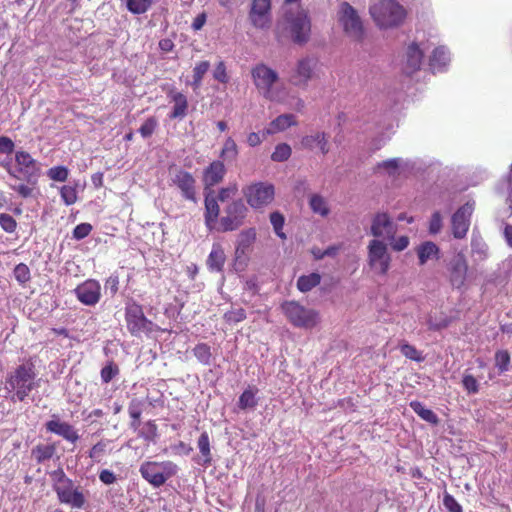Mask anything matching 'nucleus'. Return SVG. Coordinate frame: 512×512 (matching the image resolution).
I'll return each mask as SVG.
<instances>
[{
    "mask_svg": "<svg viewBox=\"0 0 512 512\" xmlns=\"http://www.w3.org/2000/svg\"><path fill=\"white\" fill-rule=\"evenodd\" d=\"M15 163V169L8 170V173L25 183L13 185L11 188L22 198L34 197L40 174L37 161L28 152L20 150L15 153Z\"/></svg>",
    "mask_w": 512,
    "mask_h": 512,
    "instance_id": "nucleus-1",
    "label": "nucleus"
},
{
    "mask_svg": "<svg viewBox=\"0 0 512 512\" xmlns=\"http://www.w3.org/2000/svg\"><path fill=\"white\" fill-rule=\"evenodd\" d=\"M52 487L61 504L72 508L82 509L87 500L80 486H75L74 481L69 478L63 469H57L51 474Z\"/></svg>",
    "mask_w": 512,
    "mask_h": 512,
    "instance_id": "nucleus-2",
    "label": "nucleus"
},
{
    "mask_svg": "<svg viewBox=\"0 0 512 512\" xmlns=\"http://www.w3.org/2000/svg\"><path fill=\"white\" fill-rule=\"evenodd\" d=\"M35 378V365L32 362L18 365L6 379L10 390L14 391L13 398L24 401L30 392L37 387Z\"/></svg>",
    "mask_w": 512,
    "mask_h": 512,
    "instance_id": "nucleus-3",
    "label": "nucleus"
},
{
    "mask_svg": "<svg viewBox=\"0 0 512 512\" xmlns=\"http://www.w3.org/2000/svg\"><path fill=\"white\" fill-rule=\"evenodd\" d=\"M125 323L128 332L132 336H140L142 333L151 334L152 332L162 331V329L148 319L141 304L136 301H129L124 308Z\"/></svg>",
    "mask_w": 512,
    "mask_h": 512,
    "instance_id": "nucleus-4",
    "label": "nucleus"
},
{
    "mask_svg": "<svg viewBox=\"0 0 512 512\" xmlns=\"http://www.w3.org/2000/svg\"><path fill=\"white\" fill-rule=\"evenodd\" d=\"M370 14L381 28L398 26L406 16L405 9L394 0H382L370 7Z\"/></svg>",
    "mask_w": 512,
    "mask_h": 512,
    "instance_id": "nucleus-5",
    "label": "nucleus"
},
{
    "mask_svg": "<svg viewBox=\"0 0 512 512\" xmlns=\"http://www.w3.org/2000/svg\"><path fill=\"white\" fill-rule=\"evenodd\" d=\"M139 472L144 480L155 488L163 486L168 479L178 472L177 465L172 461H145L140 465Z\"/></svg>",
    "mask_w": 512,
    "mask_h": 512,
    "instance_id": "nucleus-6",
    "label": "nucleus"
},
{
    "mask_svg": "<svg viewBox=\"0 0 512 512\" xmlns=\"http://www.w3.org/2000/svg\"><path fill=\"white\" fill-rule=\"evenodd\" d=\"M281 310L288 321L295 327L312 329L319 322L318 311L306 308L297 301H284Z\"/></svg>",
    "mask_w": 512,
    "mask_h": 512,
    "instance_id": "nucleus-7",
    "label": "nucleus"
},
{
    "mask_svg": "<svg viewBox=\"0 0 512 512\" xmlns=\"http://www.w3.org/2000/svg\"><path fill=\"white\" fill-rule=\"evenodd\" d=\"M251 77L258 92L268 100H274L273 85L278 81V73L263 63L251 69Z\"/></svg>",
    "mask_w": 512,
    "mask_h": 512,
    "instance_id": "nucleus-8",
    "label": "nucleus"
},
{
    "mask_svg": "<svg viewBox=\"0 0 512 512\" xmlns=\"http://www.w3.org/2000/svg\"><path fill=\"white\" fill-rule=\"evenodd\" d=\"M338 21L348 37L356 41L363 39L364 28L361 18L348 2L341 3L338 11Z\"/></svg>",
    "mask_w": 512,
    "mask_h": 512,
    "instance_id": "nucleus-9",
    "label": "nucleus"
},
{
    "mask_svg": "<svg viewBox=\"0 0 512 512\" xmlns=\"http://www.w3.org/2000/svg\"><path fill=\"white\" fill-rule=\"evenodd\" d=\"M225 215L219 219L217 232L237 230L244 224L248 209L241 199L232 201L225 208Z\"/></svg>",
    "mask_w": 512,
    "mask_h": 512,
    "instance_id": "nucleus-10",
    "label": "nucleus"
},
{
    "mask_svg": "<svg viewBox=\"0 0 512 512\" xmlns=\"http://www.w3.org/2000/svg\"><path fill=\"white\" fill-rule=\"evenodd\" d=\"M171 185L181 193L183 199L197 203L196 179L192 173L176 167L169 168Z\"/></svg>",
    "mask_w": 512,
    "mask_h": 512,
    "instance_id": "nucleus-11",
    "label": "nucleus"
},
{
    "mask_svg": "<svg viewBox=\"0 0 512 512\" xmlns=\"http://www.w3.org/2000/svg\"><path fill=\"white\" fill-rule=\"evenodd\" d=\"M247 203L255 209L270 204L275 195L274 186L270 183L257 182L247 186L243 191Z\"/></svg>",
    "mask_w": 512,
    "mask_h": 512,
    "instance_id": "nucleus-12",
    "label": "nucleus"
},
{
    "mask_svg": "<svg viewBox=\"0 0 512 512\" xmlns=\"http://www.w3.org/2000/svg\"><path fill=\"white\" fill-rule=\"evenodd\" d=\"M468 276V262L463 253H458L447 263V279L453 289H462Z\"/></svg>",
    "mask_w": 512,
    "mask_h": 512,
    "instance_id": "nucleus-13",
    "label": "nucleus"
},
{
    "mask_svg": "<svg viewBox=\"0 0 512 512\" xmlns=\"http://www.w3.org/2000/svg\"><path fill=\"white\" fill-rule=\"evenodd\" d=\"M368 262L371 268L385 275L390 268L391 257L387 252V246L380 240H371L368 245Z\"/></svg>",
    "mask_w": 512,
    "mask_h": 512,
    "instance_id": "nucleus-14",
    "label": "nucleus"
},
{
    "mask_svg": "<svg viewBox=\"0 0 512 512\" xmlns=\"http://www.w3.org/2000/svg\"><path fill=\"white\" fill-rule=\"evenodd\" d=\"M79 302L86 306H95L101 299V285L97 280L88 279L74 289Z\"/></svg>",
    "mask_w": 512,
    "mask_h": 512,
    "instance_id": "nucleus-15",
    "label": "nucleus"
},
{
    "mask_svg": "<svg viewBox=\"0 0 512 512\" xmlns=\"http://www.w3.org/2000/svg\"><path fill=\"white\" fill-rule=\"evenodd\" d=\"M286 20L289 23L293 41L298 44L307 42L311 30V23L308 16L304 12H298L297 15L293 17L286 16Z\"/></svg>",
    "mask_w": 512,
    "mask_h": 512,
    "instance_id": "nucleus-16",
    "label": "nucleus"
},
{
    "mask_svg": "<svg viewBox=\"0 0 512 512\" xmlns=\"http://www.w3.org/2000/svg\"><path fill=\"white\" fill-rule=\"evenodd\" d=\"M473 209L474 205L467 202L452 215V233L456 239H463L466 236L469 230L470 217Z\"/></svg>",
    "mask_w": 512,
    "mask_h": 512,
    "instance_id": "nucleus-17",
    "label": "nucleus"
},
{
    "mask_svg": "<svg viewBox=\"0 0 512 512\" xmlns=\"http://www.w3.org/2000/svg\"><path fill=\"white\" fill-rule=\"evenodd\" d=\"M249 18L256 28H266L271 21V0H253Z\"/></svg>",
    "mask_w": 512,
    "mask_h": 512,
    "instance_id": "nucleus-18",
    "label": "nucleus"
},
{
    "mask_svg": "<svg viewBox=\"0 0 512 512\" xmlns=\"http://www.w3.org/2000/svg\"><path fill=\"white\" fill-rule=\"evenodd\" d=\"M397 232L396 224L387 213H377L371 225V234L374 237H382L386 240H393Z\"/></svg>",
    "mask_w": 512,
    "mask_h": 512,
    "instance_id": "nucleus-19",
    "label": "nucleus"
},
{
    "mask_svg": "<svg viewBox=\"0 0 512 512\" xmlns=\"http://www.w3.org/2000/svg\"><path fill=\"white\" fill-rule=\"evenodd\" d=\"M45 428L48 432L61 436L65 440L76 443L79 439L77 430L68 422L61 421L55 415L53 418L45 423Z\"/></svg>",
    "mask_w": 512,
    "mask_h": 512,
    "instance_id": "nucleus-20",
    "label": "nucleus"
},
{
    "mask_svg": "<svg viewBox=\"0 0 512 512\" xmlns=\"http://www.w3.org/2000/svg\"><path fill=\"white\" fill-rule=\"evenodd\" d=\"M204 204H205L204 220H205L206 228L209 231H212V230L217 231L220 208L218 205V200H217L216 196L213 195V192H209L206 194Z\"/></svg>",
    "mask_w": 512,
    "mask_h": 512,
    "instance_id": "nucleus-21",
    "label": "nucleus"
},
{
    "mask_svg": "<svg viewBox=\"0 0 512 512\" xmlns=\"http://www.w3.org/2000/svg\"><path fill=\"white\" fill-rule=\"evenodd\" d=\"M226 174V168L222 161L215 160L203 171V183L205 189L213 187L220 183Z\"/></svg>",
    "mask_w": 512,
    "mask_h": 512,
    "instance_id": "nucleus-22",
    "label": "nucleus"
},
{
    "mask_svg": "<svg viewBox=\"0 0 512 512\" xmlns=\"http://www.w3.org/2000/svg\"><path fill=\"white\" fill-rule=\"evenodd\" d=\"M318 147L322 154L329 152L328 135L325 132H315L311 135H306L300 140L301 149L312 150Z\"/></svg>",
    "mask_w": 512,
    "mask_h": 512,
    "instance_id": "nucleus-23",
    "label": "nucleus"
},
{
    "mask_svg": "<svg viewBox=\"0 0 512 512\" xmlns=\"http://www.w3.org/2000/svg\"><path fill=\"white\" fill-rule=\"evenodd\" d=\"M297 124L298 122L295 115L282 114L270 122L269 126L263 130L262 135L265 137L267 135L283 132L292 126H296Z\"/></svg>",
    "mask_w": 512,
    "mask_h": 512,
    "instance_id": "nucleus-24",
    "label": "nucleus"
},
{
    "mask_svg": "<svg viewBox=\"0 0 512 512\" xmlns=\"http://www.w3.org/2000/svg\"><path fill=\"white\" fill-rule=\"evenodd\" d=\"M313 69L309 59L298 61L295 72L291 76V83L296 86H305L312 78Z\"/></svg>",
    "mask_w": 512,
    "mask_h": 512,
    "instance_id": "nucleus-25",
    "label": "nucleus"
},
{
    "mask_svg": "<svg viewBox=\"0 0 512 512\" xmlns=\"http://www.w3.org/2000/svg\"><path fill=\"white\" fill-rule=\"evenodd\" d=\"M255 240L256 231L254 228L241 231L238 235L237 246L235 249L236 258L241 259L242 257L246 256Z\"/></svg>",
    "mask_w": 512,
    "mask_h": 512,
    "instance_id": "nucleus-26",
    "label": "nucleus"
},
{
    "mask_svg": "<svg viewBox=\"0 0 512 512\" xmlns=\"http://www.w3.org/2000/svg\"><path fill=\"white\" fill-rule=\"evenodd\" d=\"M171 101L174 103L172 111L169 115L171 119H182L187 115L188 110V100L187 97L174 89L170 90L168 93Z\"/></svg>",
    "mask_w": 512,
    "mask_h": 512,
    "instance_id": "nucleus-27",
    "label": "nucleus"
},
{
    "mask_svg": "<svg viewBox=\"0 0 512 512\" xmlns=\"http://www.w3.org/2000/svg\"><path fill=\"white\" fill-rule=\"evenodd\" d=\"M416 253L419 265H425L429 260H438L440 258V249L432 241L422 242L416 247Z\"/></svg>",
    "mask_w": 512,
    "mask_h": 512,
    "instance_id": "nucleus-28",
    "label": "nucleus"
},
{
    "mask_svg": "<svg viewBox=\"0 0 512 512\" xmlns=\"http://www.w3.org/2000/svg\"><path fill=\"white\" fill-rule=\"evenodd\" d=\"M423 59V52L417 44L412 43L407 49V59L405 65V73L411 75L420 69Z\"/></svg>",
    "mask_w": 512,
    "mask_h": 512,
    "instance_id": "nucleus-29",
    "label": "nucleus"
},
{
    "mask_svg": "<svg viewBox=\"0 0 512 512\" xmlns=\"http://www.w3.org/2000/svg\"><path fill=\"white\" fill-rule=\"evenodd\" d=\"M226 261V256L220 244H213L212 250L206 260V265L211 272H221Z\"/></svg>",
    "mask_w": 512,
    "mask_h": 512,
    "instance_id": "nucleus-30",
    "label": "nucleus"
},
{
    "mask_svg": "<svg viewBox=\"0 0 512 512\" xmlns=\"http://www.w3.org/2000/svg\"><path fill=\"white\" fill-rule=\"evenodd\" d=\"M197 446L201 454V465L208 467L212 463L211 445L209 434L204 431L198 438Z\"/></svg>",
    "mask_w": 512,
    "mask_h": 512,
    "instance_id": "nucleus-31",
    "label": "nucleus"
},
{
    "mask_svg": "<svg viewBox=\"0 0 512 512\" xmlns=\"http://www.w3.org/2000/svg\"><path fill=\"white\" fill-rule=\"evenodd\" d=\"M449 60L448 51L443 46H440L433 50L429 65L433 72L441 71L448 64Z\"/></svg>",
    "mask_w": 512,
    "mask_h": 512,
    "instance_id": "nucleus-32",
    "label": "nucleus"
},
{
    "mask_svg": "<svg viewBox=\"0 0 512 512\" xmlns=\"http://www.w3.org/2000/svg\"><path fill=\"white\" fill-rule=\"evenodd\" d=\"M409 406L424 421L433 425L439 423L438 416L431 409L426 408L420 401H411Z\"/></svg>",
    "mask_w": 512,
    "mask_h": 512,
    "instance_id": "nucleus-33",
    "label": "nucleus"
},
{
    "mask_svg": "<svg viewBox=\"0 0 512 512\" xmlns=\"http://www.w3.org/2000/svg\"><path fill=\"white\" fill-rule=\"evenodd\" d=\"M55 452L56 446L54 444H38L32 449L31 455L38 464H41L50 460L54 456Z\"/></svg>",
    "mask_w": 512,
    "mask_h": 512,
    "instance_id": "nucleus-34",
    "label": "nucleus"
},
{
    "mask_svg": "<svg viewBox=\"0 0 512 512\" xmlns=\"http://www.w3.org/2000/svg\"><path fill=\"white\" fill-rule=\"evenodd\" d=\"M258 389L255 387H248L245 389L238 399V406L242 410L254 408L257 405L256 393Z\"/></svg>",
    "mask_w": 512,
    "mask_h": 512,
    "instance_id": "nucleus-35",
    "label": "nucleus"
},
{
    "mask_svg": "<svg viewBox=\"0 0 512 512\" xmlns=\"http://www.w3.org/2000/svg\"><path fill=\"white\" fill-rule=\"evenodd\" d=\"M321 276L318 273L300 276L297 280V288L301 292H308L320 284Z\"/></svg>",
    "mask_w": 512,
    "mask_h": 512,
    "instance_id": "nucleus-36",
    "label": "nucleus"
},
{
    "mask_svg": "<svg viewBox=\"0 0 512 512\" xmlns=\"http://www.w3.org/2000/svg\"><path fill=\"white\" fill-rule=\"evenodd\" d=\"M153 3L154 0H125L127 10L135 15L146 13Z\"/></svg>",
    "mask_w": 512,
    "mask_h": 512,
    "instance_id": "nucleus-37",
    "label": "nucleus"
},
{
    "mask_svg": "<svg viewBox=\"0 0 512 512\" xmlns=\"http://www.w3.org/2000/svg\"><path fill=\"white\" fill-rule=\"evenodd\" d=\"M193 354L201 364L205 366H209L211 364L212 352L211 347L208 344L198 343L193 348Z\"/></svg>",
    "mask_w": 512,
    "mask_h": 512,
    "instance_id": "nucleus-38",
    "label": "nucleus"
},
{
    "mask_svg": "<svg viewBox=\"0 0 512 512\" xmlns=\"http://www.w3.org/2000/svg\"><path fill=\"white\" fill-rule=\"evenodd\" d=\"M210 69V62L209 61H200L195 65L193 68V81H192V87L193 89H198L202 85V80L204 75L208 72Z\"/></svg>",
    "mask_w": 512,
    "mask_h": 512,
    "instance_id": "nucleus-39",
    "label": "nucleus"
},
{
    "mask_svg": "<svg viewBox=\"0 0 512 512\" xmlns=\"http://www.w3.org/2000/svg\"><path fill=\"white\" fill-rule=\"evenodd\" d=\"M399 349L403 356L412 361L422 362L425 359L421 351L417 350L415 346L409 344L406 341L400 342Z\"/></svg>",
    "mask_w": 512,
    "mask_h": 512,
    "instance_id": "nucleus-40",
    "label": "nucleus"
},
{
    "mask_svg": "<svg viewBox=\"0 0 512 512\" xmlns=\"http://www.w3.org/2000/svg\"><path fill=\"white\" fill-rule=\"evenodd\" d=\"M309 205L314 213L320 214L323 217L329 214L327 202L321 195L313 194L310 197Z\"/></svg>",
    "mask_w": 512,
    "mask_h": 512,
    "instance_id": "nucleus-41",
    "label": "nucleus"
},
{
    "mask_svg": "<svg viewBox=\"0 0 512 512\" xmlns=\"http://www.w3.org/2000/svg\"><path fill=\"white\" fill-rule=\"evenodd\" d=\"M238 146L232 137H228L221 149L220 157L224 160H236L238 156Z\"/></svg>",
    "mask_w": 512,
    "mask_h": 512,
    "instance_id": "nucleus-42",
    "label": "nucleus"
},
{
    "mask_svg": "<svg viewBox=\"0 0 512 512\" xmlns=\"http://www.w3.org/2000/svg\"><path fill=\"white\" fill-rule=\"evenodd\" d=\"M158 435V427L153 420L145 422L141 429L138 431V436L145 441L153 442Z\"/></svg>",
    "mask_w": 512,
    "mask_h": 512,
    "instance_id": "nucleus-43",
    "label": "nucleus"
},
{
    "mask_svg": "<svg viewBox=\"0 0 512 512\" xmlns=\"http://www.w3.org/2000/svg\"><path fill=\"white\" fill-rule=\"evenodd\" d=\"M60 196L65 205L70 206L77 202L78 193L75 186L64 185L60 188Z\"/></svg>",
    "mask_w": 512,
    "mask_h": 512,
    "instance_id": "nucleus-44",
    "label": "nucleus"
},
{
    "mask_svg": "<svg viewBox=\"0 0 512 512\" xmlns=\"http://www.w3.org/2000/svg\"><path fill=\"white\" fill-rule=\"evenodd\" d=\"M511 362V356L507 350H498L495 353V366L500 373L508 371Z\"/></svg>",
    "mask_w": 512,
    "mask_h": 512,
    "instance_id": "nucleus-45",
    "label": "nucleus"
},
{
    "mask_svg": "<svg viewBox=\"0 0 512 512\" xmlns=\"http://www.w3.org/2000/svg\"><path fill=\"white\" fill-rule=\"evenodd\" d=\"M291 147L286 143L278 144L271 155V159L275 162H284L291 156Z\"/></svg>",
    "mask_w": 512,
    "mask_h": 512,
    "instance_id": "nucleus-46",
    "label": "nucleus"
},
{
    "mask_svg": "<svg viewBox=\"0 0 512 512\" xmlns=\"http://www.w3.org/2000/svg\"><path fill=\"white\" fill-rule=\"evenodd\" d=\"M270 222L276 235L281 239H286V235L283 232V226L285 222L284 216L278 211L272 212L270 214Z\"/></svg>",
    "mask_w": 512,
    "mask_h": 512,
    "instance_id": "nucleus-47",
    "label": "nucleus"
},
{
    "mask_svg": "<svg viewBox=\"0 0 512 512\" xmlns=\"http://www.w3.org/2000/svg\"><path fill=\"white\" fill-rule=\"evenodd\" d=\"M158 127V120L156 117L151 116L147 118L139 128V133L143 138H149L153 135Z\"/></svg>",
    "mask_w": 512,
    "mask_h": 512,
    "instance_id": "nucleus-48",
    "label": "nucleus"
},
{
    "mask_svg": "<svg viewBox=\"0 0 512 512\" xmlns=\"http://www.w3.org/2000/svg\"><path fill=\"white\" fill-rule=\"evenodd\" d=\"M47 176L58 182H65L69 176V170L65 166H54L47 171Z\"/></svg>",
    "mask_w": 512,
    "mask_h": 512,
    "instance_id": "nucleus-49",
    "label": "nucleus"
},
{
    "mask_svg": "<svg viewBox=\"0 0 512 512\" xmlns=\"http://www.w3.org/2000/svg\"><path fill=\"white\" fill-rule=\"evenodd\" d=\"M119 374V367L113 361H110L106 366L101 369L100 375L103 383H109L114 377Z\"/></svg>",
    "mask_w": 512,
    "mask_h": 512,
    "instance_id": "nucleus-50",
    "label": "nucleus"
},
{
    "mask_svg": "<svg viewBox=\"0 0 512 512\" xmlns=\"http://www.w3.org/2000/svg\"><path fill=\"white\" fill-rule=\"evenodd\" d=\"M14 276H15V279L20 284L27 283L31 278L29 267L24 263L17 264L14 268Z\"/></svg>",
    "mask_w": 512,
    "mask_h": 512,
    "instance_id": "nucleus-51",
    "label": "nucleus"
},
{
    "mask_svg": "<svg viewBox=\"0 0 512 512\" xmlns=\"http://www.w3.org/2000/svg\"><path fill=\"white\" fill-rule=\"evenodd\" d=\"M0 227L6 233H14L17 229V221L7 213H0Z\"/></svg>",
    "mask_w": 512,
    "mask_h": 512,
    "instance_id": "nucleus-52",
    "label": "nucleus"
},
{
    "mask_svg": "<svg viewBox=\"0 0 512 512\" xmlns=\"http://www.w3.org/2000/svg\"><path fill=\"white\" fill-rule=\"evenodd\" d=\"M246 318V312L243 308L231 309L224 314V320L229 324H236Z\"/></svg>",
    "mask_w": 512,
    "mask_h": 512,
    "instance_id": "nucleus-53",
    "label": "nucleus"
},
{
    "mask_svg": "<svg viewBox=\"0 0 512 512\" xmlns=\"http://www.w3.org/2000/svg\"><path fill=\"white\" fill-rule=\"evenodd\" d=\"M107 443L105 441H99L89 451V457L100 462L102 457L106 454Z\"/></svg>",
    "mask_w": 512,
    "mask_h": 512,
    "instance_id": "nucleus-54",
    "label": "nucleus"
},
{
    "mask_svg": "<svg viewBox=\"0 0 512 512\" xmlns=\"http://www.w3.org/2000/svg\"><path fill=\"white\" fill-rule=\"evenodd\" d=\"M143 401L138 398H134L130 401L128 406V413L131 419H140L142 415Z\"/></svg>",
    "mask_w": 512,
    "mask_h": 512,
    "instance_id": "nucleus-55",
    "label": "nucleus"
},
{
    "mask_svg": "<svg viewBox=\"0 0 512 512\" xmlns=\"http://www.w3.org/2000/svg\"><path fill=\"white\" fill-rule=\"evenodd\" d=\"M213 77L215 80L222 84H226L229 81L227 69L224 61H219L213 71Z\"/></svg>",
    "mask_w": 512,
    "mask_h": 512,
    "instance_id": "nucleus-56",
    "label": "nucleus"
},
{
    "mask_svg": "<svg viewBox=\"0 0 512 512\" xmlns=\"http://www.w3.org/2000/svg\"><path fill=\"white\" fill-rule=\"evenodd\" d=\"M443 505L448 512H462V506L449 493L445 492L443 496Z\"/></svg>",
    "mask_w": 512,
    "mask_h": 512,
    "instance_id": "nucleus-57",
    "label": "nucleus"
},
{
    "mask_svg": "<svg viewBox=\"0 0 512 512\" xmlns=\"http://www.w3.org/2000/svg\"><path fill=\"white\" fill-rule=\"evenodd\" d=\"M92 231V225L89 223H80L73 229V238L81 240L86 238Z\"/></svg>",
    "mask_w": 512,
    "mask_h": 512,
    "instance_id": "nucleus-58",
    "label": "nucleus"
},
{
    "mask_svg": "<svg viewBox=\"0 0 512 512\" xmlns=\"http://www.w3.org/2000/svg\"><path fill=\"white\" fill-rule=\"evenodd\" d=\"M105 290L109 292L111 297H114L119 290V276L116 274L110 275L105 281Z\"/></svg>",
    "mask_w": 512,
    "mask_h": 512,
    "instance_id": "nucleus-59",
    "label": "nucleus"
},
{
    "mask_svg": "<svg viewBox=\"0 0 512 512\" xmlns=\"http://www.w3.org/2000/svg\"><path fill=\"white\" fill-rule=\"evenodd\" d=\"M462 384L468 393L475 394L479 391L478 381L473 375H465Z\"/></svg>",
    "mask_w": 512,
    "mask_h": 512,
    "instance_id": "nucleus-60",
    "label": "nucleus"
},
{
    "mask_svg": "<svg viewBox=\"0 0 512 512\" xmlns=\"http://www.w3.org/2000/svg\"><path fill=\"white\" fill-rule=\"evenodd\" d=\"M15 148V144L11 138L7 136H0V154H12Z\"/></svg>",
    "mask_w": 512,
    "mask_h": 512,
    "instance_id": "nucleus-61",
    "label": "nucleus"
},
{
    "mask_svg": "<svg viewBox=\"0 0 512 512\" xmlns=\"http://www.w3.org/2000/svg\"><path fill=\"white\" fill-rule=\"evenodd\" d=\"M237 193V186L231 185L225 188H221L219 190V193L217 195V200L221 202H225L226 200L230 199L232 196H234Z\"/></svg>",
    "mask_w": 512,
    "mask_h": 512,
    "instance_id": "nucleus-62",
    "label": "nucleus"
},
{
    "mask_svg": "<svg viewBox=\"0 0 512 512\" xmlns=\"http://www.w3.org/2000/svg\"><path fill=\"white\" fill-rule=\"evenodd\" d=\"M99 480L105 485H111L117 481V477L111 470L103 469L99 472Z\"/></svg>",
    "mask_w": 512,
    "mask_h": 512,
    "instance_id": "nucleus-63",
    "label": "nucleus"
},
{
    "mask_svg": "<svg viewBox=\"0 0 512 512\" xmlns=\"http://www.w3.org/2000/svg\"><path fill=\"white\" fill-rule=\"evenodd\" d=\"M389 241L391 243L393 250L395 251H403L409 245V238L407 236H400L398 238L394 237L393 240Z\"/></svg>",
    "mask_w": 512,
    "mask_h": 512,
    "instance_id": "nucleus-64",
    "label": "nucleus"
}]
</instances>
